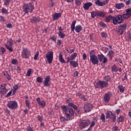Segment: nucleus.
<instances>
[{
  "label": "nucleus",
  "mask_w": 131,
  "mask_h": 131,
  "mask_svg": "<svg viewBox=\"0 0 131 131\" xmlns=\"http://www.w3.org/2000/svg\"><path fill=\"white\" fill-rule=\"evenodd\" d=\"M90 125V126L87 130H92L93 129V127L96 125V121L93 120L91 122V120L88 119L82 120L80 121L79 127L80 129H83V128H85L86 126H89Z\"/></svg>",
  "instance_id": "1"
},
{
  "label": "nucleus",
  "mask_w": 131,
  "mask_h": 131,
  "mask_svg": "<svg viewBox=\"0 0 131 131\" xmlns=\"http://www.w3.org/2000/svg\"><path fill=\"white\" fill-rule=\"evenodd\" d=\"M63 113L65 115L67 118H71L74 115L73 108L69 107L66 105H61V106Z\"/></svg>",
  "instance_id": "2"
},
{
  "label": "nucleus",
  "mask_w": 131,
  "mask_h": 131,
  "mask_svg": "<svg viewBox=\"0 0 131 131\" xmlns=\"http://www.w3.org/2000/svg\"><path fill=\"white\" fill-rule=\"evenodd\" d=\"M34 9H35L34 5L32 4L31 3L24 4L23 5V10L25 14H28V13H32Z\"/></svg>",
  "instance_id": "3"
},
{
  "label": "nucleus",
  "mask_w": 131,
  "mask_h": 131,
  "mask_svg": "<svg viewBox=\"0 0 131 131\" xmlns=\"http://www.w3.org/2000/svg\"><path fill=\"white\" fill-rule=\"evenodd\" d=\"M76 24V20H74L72 22L71 25V32H74V31H75L77 33H80V32L82 31V27L80 25L75 26Z\"/></svg>",
  "instance_id": "4"
},
{
  "label": "nucleus",
  "mask_w": 131,
  "mask_h": 131,
  "mask_svg": "<svg viewBox=\"0 0 131 131\" xmlns=\"http://www.w3.org/2000/svg\"><path fill=\"white\" fill-rule=\"evenodd\" d=\"M90 61L93 65H98L99 64V59L98 56L96 55L95 50H92L90 52Z\"/></svg>",
  "instance_id": "5"
},
{
  "label": "nucleus",
  "mask_w": 131,
  "mask_h": 131,
  "mask_svg": "<svg viewBox=\"0 0 131 131\" xmlns=\"http://www.w3.org/2000/svg\"><path fill=\"white\" fill-rule=\"evenodd\" d=\"M31 56L30 50L27 48L23 49L21 52V57L22 59H28Z\"/></svg>",
  "instance_id": "6"
},
{
  "label": "nucleus",
  "mask_w": 131,
  "mask_h": 131,
  "mask_svg": "<svg viewBox=\"0 0 131 131\" xmlns=\"http://www.w3.org/2000/svg\"><path fill=\"white\" fill-rule=\"evenodd\" d=\"M96 85H95L96 89H105L109 85V83L105 81L99 80L96 83Z\"/></svg>",
  "instance_id": "7"
},
{
  "label": "nucleus",
  "mask_w": 131,
  "mask_h": 131,
  "mask_svg": "<svg viewBox=\"0 0 131 131\" xmlns=\"http://www.w3.org/2000/svg\"><path fill=\"white\" fill-rule=\"evenodd\" d=\"M92 18L95 17H100L101 18H105V14L101 11L97 10L91 12Z\"/></svg>",
  "instance_id": "8"
},
{
  "label": "nucleus",
  "mask_w": 131,
  "mask_h": 131,
  "mask_svg": "<svg viewBox=\"0 0 131 131\" xmlns=\"http://www.w3.org/2000/svg\"><path fill=\"white\" fill-rule=\"evenodd\" d=\"M113 23L114 25H117V24H121L123 23V18L122 15H118L116 17L113 16L112 17Z\"/></svg>",
  "instance_id": "9"
},
{
  "label": "nucleus",
  "mask_w": 131,
  "mask_h": 131,
  "mask_svg": "<svg viewBox=\"0 0 131 131\" xmlns=\"http://www.w3.org/2000/svg\"><path fill=\"white\" fill-rule=\"evenodd\" d=\"M46 58L47 59L46 62L49 64H52L54 58V52L53 51L48 52L46 54Z\"/></svg>",
  "instance_id": "10"
},
{
  "label": "nucleus",
  "mask_w": 131,
  "mask_h": 131,
  "mask_svg": "<svg viewBox=\"0 0 131 131\" xmlns=\"http://www.w3.org/2000/svg\"><path fill=\"white\" fill-rule=\"evenodd\" d=\"M7 107L11 110H14L18 108V102L16 101H9L7 103Z\"/></svg>",
  "instance_id": "11"
},
{
  "label": "nucleus",
  "mask_w": 131,
  "mask_h": 131,
  "mask_svg": "<svg viewBox=\"0 0 131 131\" xmlns=\"http://www.w3.org/2000/svg\"><path fill=\"white\" fill-rule=\"evenodd\" d=\"M71 102H72V98H69L67 99L66 103L67 104H69L68 106H69V107H72V108H73L75 111H77L78 113H79V111H78V107H77V106H76V105L74 104V103H71Z\"/></svg>",
  "instance_id": "12"
},
{
  "label": "nucleus",
  "mask_w": 131,
  "mask_h": 131,
  "mask_svg": "<svg viewBox=\"0 0 131 131\" xmlns=\"http://www.w3.org/2000/svg\"><path fill=\"white\" fill-rule=\"evenodd\" d=\"M14 41H13V39L12 38H9L7 40V44H5V47L6 48L7 50L9 51V52H13V48L11 47H13Z\"/></svg>",
  "instance_id": "13"
},
{
  "label": "nucleus",
  "mask_w": 131,
  "mask_h": 131,
  "mask_svg": "<svg viewBox=\"0 0 131 131\" xmlns=\"http://www.w3.org/2000/svg\"><path fill=\"white\" fill-rule=\"evenodd\" d=\"M97 58L99 62L102 61L103 64H105V63H107V62H108V58L106 57H105V56H104V54H103L102 53L98 54Z\"/></svg>",
  "instance_id": "14"
},
{
  "label": "nucleus",
  "mask_w": 131,
  "mask_h": 131,
  "mask_svg": "<svg viewBox=\"0 0 131 131\" xmlns=\"http://www.w3.org/2000/svg\"><path fill=\"white\" fill-rule=\"evenodd\" d=\"M126 27H127V24L120 25V26L118 27V33L120 34V35H122L124 30L126 29Z\"/></svg>",
  "instance_id": "15"
},
{
  "label": "nucleus",
  "mask_w": 131,
  "mask_h": 131,
  "mask_svg": "<svg viewBox=\"0 0 131 131\" xmlns=\"http://www.w3.org/2000/svg\"><path fill=\"white\" fill-rule=\"evenodd\" d=\"M111 97H112V93L110 92H107L104 95L103 99L105 104H108V103H109Z\"/></svg>",
  "instance_id": "16"
},
{
  "label": "nucleus",
  "mask_w": 131,
  "mask_h": 131,
  "mask_svg": "<svg viewBox=\"0 0 131 131\" xmlns=\"http://www.w3.org/2000/svg\"><path fill=\"white\" fill-rule=\"evenodd\" d=\"M43 83L44 84V86H51V76H50V75L47 76L44 78Z\"/></svg>",
  "instance_id": "17"
},
{
  "label": "nucleus",
  "mask_w": 131,
  "mask_h": 131,
  "mask_svg": "<svg viewBox=\"0 0 131 131\" xmlns=\"http://www.w3.org/2000/svg\"><path fill=\"white\" fill-rule=\"evenodd\" d=\"M83 109L84 112H90L93 110V105L91 103H87L84 105Z\"/></svg>",
  "instance_id": "18"
},
{
  "label": "nucleus",
  "mask_w": 131,
  "mask_h": 131,
  "mask_svg": "<svg viewBox=\"0 0 131 131\" xmlns=\"http://www.w3.org/2000/svg\"><path fill=\"white\" fill-rule=\"evenodd\" d=\"M6 85H7V84L5 83H3L0 85V93L2 95H6L7 92H8V90L6 88Z\"/></svg>",
  "instance_id": "19"
},
{
  "label": "nucleus",
  "mask_w": 131,
  "mask_h": 131,
  "mask_svg": "<svg viewBox=\"0 0 131 131\" xmlns=\"http://www.w3.org/2000/svg\"><path fill=\"white\" fill-rule=\"evenodd\" d=\"M36 102L39 106H40L42 108L46 107V103L45 101H40V98L38 97L36 98Z\"/></svg>",
  "instance_id": "20"
},
{
  "label": "nucleus",
  "mask_w": 131,
  "mask_h": 131,
  "mask_svg": "<svg viewBox=\"0 0 131 131\" xmlns=\"http://www.w3.org/2000/svg\"><path fill=\"white\" fill-rule=\"evenodd\" d=\"M122 16L124 19H127V18L131 17V9H127L126 11V13L123 14Z\"/></svg>",
  "instance_id": "21"
},
{
  "label": "nucleus",
  "mask_w": 131,
  "mask_h": 131,
  "mask_svg": "<svg viewBox=\"0 0 131 131\" xmlns=\"http://www.w3.org/2000/svg\"><path fill=\"white\" fill-rule=\"evenodd\" d=\"M30 23L34 24L38 22H40V18L37 17H33L32 18L30 19Z\"/></svg>",
  "instance_id": "22"
},
{
  "label": "nucleus",
  "mask_w": 131,
  "mask_h": 131,
  "mask_svg": "<svg viewBox=\"0 0 131 131\" xmlns=\"http://www.w3.org/2000/svg\"><path fill=\"white\" fill-rule=\"evenodd\" d=\"M62 16V13H55L53 15V19L54 21H56L59 19Z\"/></svg>",
  "instance_id": "23"
},
{
  "label": "nucleus",
  "mask_w": 131,
  "mask_h": 131,
  "mask_svg": "<svg viewBox=\"0 0 131 131\" xmlns=\"http://www.w3.org/2000/svg\"><path fill=\"white\" fill-rule=\"evenodd\" d=\"M92 6H93V3L91 2H87L84 4L83 8L84 10H88L90 9V7H92Z\"/></svg>",
  "instance_id": "24"
},
{
  "label": "nucleus",
  "mask_w": 131,
  "mask_h": 131,
  "mask_svg": "<svg viewBox=\"0 0 131 131\" xmlns=\"http://www.w3.org/2000/svg\"><path fill=\"white\" fill-rule=\"evenodd\" d=\"M70 65H71L72 67L75 68L78 67V62L75 60H71L70 62Z\"/></svg>",
  "instance_id": "25"
},
{
  "label": "nucleus",
  "mask_w": 131,
  "mask_h": 131,
  "mask_svg": "<svg viewBox=\"0 0 131 131\" xmlns=\"http://www.w3.org/2000/svg\"><path fill=\"white\" fill-rule=\"evenodd\" d=\"M58 59H59V62H60V63H62V64H64L66 63L65 59H64V58H63V55H62L61 53H59V56H58Z\"/></svg>",
  "instance_id": "26"
},
{
  "label": "nucleus",
  "mask_w": 131,
  "mask_h": 131,
  "mask_svg": "<svg viewBox=\"0 0 131 131\" xmlns=\"http://www.w3.org/2000/svg\"><path fill=\"white\" fill-rule=\"evenodd\" d=\"M125 5H124V3H118L116 5V9H118V10H120V9H122V8H124V6Z\"/></svg>",
  "instance_id": "27"
},
{
  "label": "nucleus",
  "mask_w": 131,
  "mask_h": 131,
  "mask_svg": "<svg viewBox=\"0 0 131 131\" xmlns=\"http://www.w3.org/2000/svg\"><path fill=\"white\" fill-rule=\"evenodd\" d=\"M95 4L96 5V6H99V7H103L104 4L103 3V2H101V0H97Z\"/></svg>",
  "instance_id": "28"
},
{
  "label": "nucleus",
  "mask_w": 131,
  "mask_h": 131,
  "mask_svg": "<svg viewBox=\"0 0 131 131\" xmlns=\"http://www.w3.org/2000/svg\"><path fill=\"white\" fill-rule=\"evenodd\" d=\"M108 55L110 58V60H112L113 57H114V52L113 51V50L110 51Z\"/></svg>",
  "instance_id": "29"
},
{
  "label": "nucleus",
  "mask_w": 131,
  "mask_h": 131,
  "mask_svg": "<svg viewBox=\"0 0 131 131\" xmlns=\"http://www.w3.org/2000/svg\"><path fill=\"white\" fill-rule=\"evenodd\" d=\"M113 114V113L111 111H107L105 115V117L106 119H108V118H110Z\"/></svg>",
  "instance_id": "30"
},
{
  "label": "nucleus",
  "mask_w": 131,
  "mask_h": 131,
  "mask_svg": "<svg viewBox=\"0 0 131 131\" xmlns=\"http://www.w3.org/2000/svg\"><path fill=\"white\" fill-rule=\"evenodd\" d=\"M112 72H117V71H118L117 66H116L115 64L113 65L112 66Z\"/></svg>",
  "instance_id": "31"
},
{
  "label": "nucleus",
  "mask_w": 131,
  "mask_h": 131,
  "mask_svg": "<svg viewBox=\"0 0 131 131\" xmlns=\"http://www.w3.org/2000/svg\"><path fill=\"white\" fill-rule=\"evenodd\" d=\"M70 119L68 118H65V117L61 116L60 117V120L61 121V122H64V121H68Z\"/></svg>",
  "instance_id": "32"
},
{
  "label": "nucleus",
  "mask_w": 131,
  "mask_h": 131,
  "mask_svg": "<svg viewBox=\"0 0 131 131\" xmlns=\"http://www.w3.org/2000/svg\"><path fill=\"white\" fill-rule=\"evenodd\" d=\"M118 89L120 92V93H123L124 92V87L123 86L120 85L118 86Z\"/></svg>",
  "instance_id": "33"
},
{
  "label": "nucleus",
  "mask_w": 131,
  "mask_h": 131,
  "mask_svg": "<svg viewBox=\"0 0 131 131\" xmlns=\"http://www.w3.org/2000/svg\"><path fill=\"white\" fill-rule=\"evenodd\" d=\"M4 75L8 81H10L11 80V79H12V78H11V75L9 74V73H8V72H6V73H4Z\"/></svg>",
  "instance_id": "34"
},
{
  "label": "nucleus",
  "mask_w": 131,
  "mask_h": 131,
  "mask_svg": "<svg viewBox=\"0 0 131 131\" xmlns=\"http://www.w3.org/2000/svg\"><path fill=\"white\" fill-rule=\"evenodd\" d=\"M43 80V79L40 76L37 77L36 78V81L37 82H38V83H41Z\"/></svg>",
  "instance_id": "35"
},
{
  "label": "nucleus",
  "mask_w": 131,
  "mask_h": 131,
  "mask_svg": "<svg viewBox=\"0 0 131 131\" xmlns=\"http://www.w3.org/2000/svg\"><path fill=\"white\" fill-rule=\"evenodd\" d=\"M110 118L113 120V122H115L116 121V115L114 114H112Z\"/></svg>",
  "instance_id": "36"
},
{
  "label": "nucleus",
  "mask_w": 131,
  "mask_h": 131,
  "mask_svg": "<svg viewBox=\"0 0 131 131\" xmlns=\"http://www.w3.org/2000/svg\"><path fill=\"white\" fill-rule=\"evenodd\" d=\"M104 79L106 82H108L110 81V80H111V77H110V76L109 75H106V76H104Z\"/></svg>",
  "instance_id": "37"
},
{
  "label": "nucleus",
  "mask_w": 131,
  "mask_h": 131,
  "mask_svg": "<svg viewBox=\"0 0 131 131\" xmlns=\"http://www.w3.org/2000/svg\"><path fill=\"white\" fill-rule=\"evenodd\" d=\"M124 120V117H123V116H121L117 118V121L118 123L121 122V121H123Z\"/></svg>",
  "instance_id": "38"
},
{
  "label": "nucleus",
  "mask_w": 131,
  "mask_h": 131,
  "mask_svg": "<svg viewBox=\"0 0 131 131\" xmlns=\"http://www.w3.org/2000/svg\"><path fill=\"white\" fill-rule=\"evenodd\" d=\"M66 36V35H65V34L63 33V32H59L58 36H59V37H60V38H65Z\"/></svg>",
  "instance_id": "39"
},
{
  "label": "nucleus",
  "mask_w": 131,
  "mask_h": 131,
  "mask_svg": "<svg viewBox=\"0 0 131 131\" xmlns=\"http://www.w3.org/2000/svg\"><path fill=\"white\" fill-rule=\"evenodd\" d=\"M114 16H112V15H110V16H107L105 17V21L106 22H110V21L111 20V19H112V18Z\"/></svg>",
  "instance_id": "40"
},
{
  "label": "nucleus",
  "mask_w": 131,
  "mask_h": 131,
  "mask_svg": "<svg viewBox=\"0 0 131 131\" xmlns=\"http://www.w3.org/2000/svg\"><path fill=\"white\" fill-rule=\"evenodd\" d=\"M32 69H29L27 72V74H26V76L29 77L30 76V75H31V73H32Z\"/></svg>",
  "instance_id": "41"
},
{
  "label": "nucleus",
  "mask_w": 131,
  "mask_h": 131,
  "mask_svg": "<svg viewBox=\"0 0 131 131\" xmlns=\"http://www.w3.org/2000/svg\"><path fill=\"white\" fill-rule=\"evenodd\" d=\"M100 119L103 122H106V120L105 119V114H101L100 116Z\"/></svg>",
  "instance_id": "42"
},
{
  "label": "nucleus",
  "mask_w": 131,
  "mask_h": 131,
  "mask_svg": "<svg viewBox=\"0 0 131 131\" xmlns=\"http://www.w3.org/2000/svg\"><path fill=\"white\" fill-rule=\"evenodd\" d=\"M77 57V53H74V54L71 55L72 60H73Z\"/></svg>",
  "instance_id": "43"
},
{
  "label": "nucleus",
  "mask_w": 131,
  "mask_h": 131,
  "mask_svg": "<svg viewBox=\"0 0 131 131\" xmlns=\"http://www.w3.org/2000/svg\"><path fill=\"white\" fill-rule=\"evenodd\" d=\"M75 3L76 6H79L81 5V1L80 0H75Z\"/></svg>",
  "instance_id": "44"
},
{
  "label": "nucleus",
  "mask_w": 131,
  "mask_h": 131,
  "mask_svg": "<svg viewBox=\"0 0 131 131\" xmlns=\"http://www.w3.org/2000/svg\"><path fill=\"white\" fill-rule=\"evenodd\" d=\"M37 118L38 121H40V122H42V120H43V117L40 115H38L37 117Z\"/></svg>",
  "instance_id": "45"
},
{
  "label": "nucleus",
  "mask_w": 131,
  "mask_h": 131,
  "mask_svg": "<svg viewBox=\"0 0 131 131\" xmlns=\"http://www.w3.org/2000/svg\"><path fill=\"white\" fill-rule=\"evenodd\" d=\"M0 22L3 24H4V22H6V18H5V17L0 16Z\"/></svg>",
  "instance_id": "46"
},
{
  "label": "nucleus",
  "mask_w": 131,
  "mask_h": 131,
  "mask_svg": "<svg viewBox=\"0 0 131 131\" xmlns=\"http://www.w3.org/2000/svg\"><path fill=\"white\" fill-rule=\"evenodd\" d=\"M26 105L27 107H28L29 109H30V102L28 100H25Z\"/></svg>",
  "instance_id": "47"
},
{
  "label": "nucleus",
  "mask_w": 131,
  "mask_h": 131,
  "mask_svg": "<svg viewBox=\"0 0 131 131\" xmlns=\"http://www.w3.org/2000/svg\"><path fill=\"white\" fill-rule=\"evenodd\" d=\"M99 25L101 26V27H103V28H106L107 26V25H106L104 22L99 23Z\"/></svg>",
  "instance_id": "48"
},
{
  "label": "nucleus",
  "mask_w": 131,
  "mask_h": 131,
  "mask_svg": "<svg viewBox=\"0 0 131 131\" xmlns=\"http://www.w3.org/2000/svg\"><path fill=\"white\" fill-rule=\"evenodd\" d=\"M39 55V52L37 51L36 54L34 55V60H37V58H38Z\"/></svg>",
  "instance_id": "49"
},
{
  "label": "nucleus",
  "mask_w": 131,
  "mask_h": 131,
  "mask_svg": "<svg viewBox=\"0 0 131 131\" xmlns=\"http://www.w3.org/2000/svg\"><path fill=\"white\" fill-rule=\"evenodd\" d=\"M101 35L102 37V38H106V37H107V33L106 32H102L101 34Z\"/></svg>",
  "instance_id": "50"
},
{
  "label": "nucleus",
  "mask_w": 131,
  "mask_h": 131,
  "mask_svg": "<svg viewBox=\"0 0 131 131\" xmlns=\"http://www.w3.org/2000/svg\"><path fill=\"white\" fill-rule=\"evenodd\" d=\"M12 90H10L6 95V98H9V97H11V95H12Z\"/></svg>",
  "instance_id": "51"
},
{
  "label": "nucleus",
  "mask_w": 131,
  "mask_h": 131,
  "mask_svg": "<svg viewBox=\"0 0 131 131\" xmlns=\"http://www.w3.org/2000/svg\"><path fill=\"white\" fill-rule=\"evenodd\" d=\"M10 1H11V0H5L4 5L5 6H6V7H7V6H9Z\"/></svg>",
  "instance_id": "52"
},
{
  "label": "nucleus",
  "mask_w": 131,
  "mask_h": 131,
  "mask_svg": "<svg viewBox=\"0 0 131 131\" xmlns=\"http://www.w3.org/2000/svg\"><path fill=\"white\" fill-rule=\"evenodd\" d=\"M18 89H19V84H15L13 86V90L14 91H18Z\"/></svg>",
  "instance_id": "53"
},
{
  "label": "nucleus",
  "mask_w": 131,
  "mask_h": 131,
  "mask_svg": "<svg viewBox=\"0 0 131 131\" xmlns=\"http://www.w3.org/2000/svg\"><path fill=\"white\" fill-rule=\"evenodd\" d=\"M50 39H52V40H53V41H55V42H56L57 37H56L55 35H53L50 37Z\"/></svg>",
  "instance_id": "54"
},
{
  "label": "nucleus",
  "mask_w": 131,
  "mask_h": 131,
  "mask_svg": "<svg viewBox=\"0 0 131 131\" xmlns=\"http://www.w3.org/2000/svg\"><path fill=\"white\" fill-rule=\"evenodd\" d=\"M2 13H3L4 14H8V10H7V9L3 8L2 9Z\"/></svg>",
  "instance_id": "55"
},
{
  "label": "nucleus",
  "mask_w": 131,
  "mask_h": 131,
  "mask_svg": "<svg viewBox=\"0 0 131 131\" xmlns=\"http://www.w3.org/2000/svg\"><path fill=\"white\" fill-rule=\"evenodd\" d=\"M1 52H2V54H5L6 50V48H4V47H1Z\"/></svg>",
  "instance_id": "56"
},
{
  "label": "nucleus",
  "mask_w": 131,
  "mask_h": 131,
  "mask_svg": "<svg viewBox=\"0 0 131 131\" xmlns=\"http://www.w3.org/2000/svg\"><path fill=\"white\" fill-rule=\"evenodd\" d=\"M27 131H34L33 127H31L30 126H29L27 128Z\"/></svg>",
  "instance_id": "57"
},
{
  "label": "nucleus",
  "mask_w": 131,
  "mask_h": 131,
  "mask_svg": "<svg viewBox=\"0 0 131 131\" xmlns=\"http://www.w3.org/2000/svg\"><path fill=\"white\" fill-rule=\"evenodd\" d=\"M81 100H82V101H84V102H86V101H88V99H86V98H85V95L82 96V97H81Z\"/></svg>",
  "instance_id": "58"
},
{
  "label": "nucleus",
  "mask_w": 131,
  "mask_h": 131,
  "mask_svg": "<svg viewBox=\"0 0 131 131\" xmlns=\"http://www.w3.org/2000/svg\"><path fill=\"white\" fill-rule=\"evenodd\" d=\"M18 60L16 59H12L11 63L13 64H17Z\"/></svg>",
  "instance_id": "59"
},
{
  "label": "nucleus",
  "mask_w": 131,
  "mask_h": 131,
  "mask_svg": "<svg viewBox=\"0 0 131 131\" xmlns=\"http://www.w3.org/2000/svg\"><path fill=\"white\" fill-rule=\"evenodd\" d=\"M54 5H55V3L53 2V0H51L50 8H54Z\"/></svg>",
  "instance_id": "60"
},
{
  "label": "nucleus",
  "mask_w": 131,
  "mask_h": 131,
  "mask_svg": "<svg viewBox=\"0 0 131 131\" xmlns=\"http://www.w3.org/2000/svg\"><path fill=\"white\" fill-rule=\"evenodd\" d=\"M6 27L7 28H12V27H13V25H12V24H8L6 25Z\"/></svg>",
  "instance_id": "61"
},
{
  "label": "nucleus",
  "mask_w": 131,
  "mask_h": 131,
  "mask_svg": "<svg viewBox=\"0 0 131 131\" xmlns=\"http://www.w3.org/2000/svg\"><path fill=\"white\" fill-rule=\"evenodd\" d=\"M61 43H62V40H61L60 39H58L57 45V46H61Z\"/></svg>",
  "instance_id": "62"
},
{
  "label": "nucleus",
  "mask_w": 131,
  "mask_h": 131,
  "mask_svg": "<svg viewBox=\"0 0 131 131\" xmlns=\"http://www.w3.org/2000/svg\"><path fill=\"white\" fill-rule=\"evenodd\" d=\"M113 130L114 131H116V130H118V126L115 125V126H114L113 127Z\"/></svg>",
  "instance_id": "63"
},
{
  "label": "nucleus",
  "mask_w": 131,
  "mask_h": 131,
  "mask_svg": "<svg viewBox=\"0 0 131 131\" xmlns=\"http://www.w3.org/2000/svg\"><path fill=\"white\" fill-rule=\"evenodd\" d=\"M86 57H87L86 54L84 53L83 54V56H82L83 60H84V61L85 60H86Z\"/></svg>",
  "instance_id": "64"
}]
</instances>
